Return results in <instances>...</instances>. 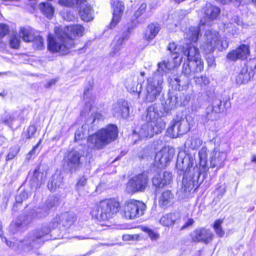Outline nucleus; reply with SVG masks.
I'll use <instances>...</instances> for the list:
<instances>
[{"mask_svg":"<svg viewBox=\"0 0 256 256\" xmlns=\"http://www.w3.org/2000/svg\"><path fill=\"white\" fill-rule=\"evenodd\" d=\"M36 128L34 126H30L28 127V138H31L32 136L34 135L36 132Z\"/></svg>","mask_w":256,"mask_h":256,"instance_id":"62","label":"nucleus"},{"mask_svg":"<svg viewBox=\"0 0 256 256\" xmlns=\"http://www.w3.org/2000/svg\"><path fill=\"white\" fill-rule=\"evenodd\" d=\"M222 102L219 100H216L214 101L213 106L212 108V112L215 114H218L221 112Z\"/></svg>","mask_w":256,"mask_h":256,"instance_id":"55","label":"nucleus"},{"mask_svg":"<svg viewBox=\"0 0 256 256\" xmlns=\"http://www.w3.org/2000/svg\"><path fill=\"white\" fill-rule=\"evenodd\" d=\"M76 2L78 4L79 0H58V4L63 6L71 7Z\"/></svg>","mask_w":256,"mask_h":256,"instance_id":"56","label":"nucleus"},{"mask_svg":"<svg viewBox=\"0 0 256 256\" xmlns=\"http://www.w3.org/2000/svg\"><path fill=\"white\" fill-rule=\"evenodd\" d=\"M194 81L196 85L203 88L207 86L210 83V80L206 75H202L200 76H194Z\"/></svg>","mask_w":256,"mask_h":256,"instance_id":"43","label":"nucleus"},{"mask_svg":"<svg viewBox=\"0 0 256 256\" xmlns=\"http://www.w3.org/2000/svg\"><path fill=\"white\" fill-rule=\"evenodd\" d=\"M168 49L172 53V57L174 60L175 65L174 66L179 64L182 60V58H180V49L173 42L169 44Z\"/></svg>","mask_w":256,"mask_h":256,"instance_id":"35","label":"nucleus"},{"mask_svg":"<svg viewBox=\"0 0 256 256\" xmlns=\"http://www.w3.org/2000/svg\"><path fill=\"white\" fill-rule=\"evenodd\" d=\"M180 219V214L178 212H174L166 214L160 220L161 224L164 226H169Z\"/></svg>","mask_w":256,"mask_h":256,"instance_id":"27","label":"nucleus"},{"mask_svg":"<svg viewBox=\"0 0 256 256\" xmlns=\"http://www.w3.org/2000/svg\"><path fill=\"white\" fill-rule=\"evenodd\" d=\"M158 66L157 71L152 75H160L163 78L164 74L172 69L174 66H172L169 62L164 60L162 62H159L158 64Z\"/></svg>","mask_w":256,"mask_h":256,"instance_id":"34","label":"nucleus"},{"mask_svg":"<svg viewBox=\"0 0 256 256\" xmlns=\"http://www.w3.org/2000/svg\"><path fill=\"white\" fill-rule=\"evenodd\" d=\"M146 120V122L156 126V130H162L165 128L166 124L160 117L158 110L154 105L148 108Z\"/></svg>","mask_w":256,"mask_h":256,"instance_id":"13","label":"nucleus"},{"mask_svg":"<svg viewBox=\"0 0 256 256\" xmlns=\"http://www.w3.org/2000/svg\"><path fill=\"white\" fill-rule=\"evenodd\" d=\"M113 17L110 24V28H114L120 21L123 12L124 10V6L122 2H114L112 4Z\"/></svg>","mask_w":256,"mask_h":256,"instance_id":"22","label":"nucleus"},{"mask_svg":"<svg viewBox=\"0 0 256 256\" xmlns=\"http://www.w3.org/2000/svg\"><path fill=\"white\" fill-rule=\"evenodd\" d=\"M9 32L8 26L0 24V37L2 38L6 36Z\"/></svg>","mask_w":256,"mask_h":256,"instance_id":"59","label":"nucleus"},{"mask_svg":"<svg viewBox=\"0 0 256 256\" xmlns=\"http://www.w3.org/2000/svg\"><path fill=\"white\" fill-rule=\"evenodd\" d=\"M63 18L67 21H72L75 17L70 12H66L63 14Z\"/></svg>","mask_w":256,"mask_h":256,"instance_id":"60","label":"nucleus"},{"mask_svg":"<svg viewBox=\"0 0 256 256\" xmlns=\"http://www.w3.org/2000/svg\"><path fill=\"white\" fill-rule=\"evenodd\" d=\"M146 8V4L145 3H142L138 10L134 12V16L136 18L140 17L142 14H144Z\"/></svg>","mask_w":256,"mask_h":256,"instance_id":"58","label":"nucleus"},{"mask_svg":"<svg viewBox=\"0 0 256 256\" xmlns=\"http://www.w3.org/2000/svg\"><path fill=\"white\" fill-rule=\"evenodd\" d=\"M20 35L24 41L30 42L34 38V32L31 28H22L20 31Z\"/></svg>","mask_w":256,"mask_h":256,"instance_id":"38","label":"nucleus"},{"mask_svg":"<svg viewBox=\"0 0 256 256\" xmlns=\"http://www.w3.org/2000/svg\"><path fill=\"white\" fill-rule=\"evenodd\" d=\"M160 28L158 24L152 23L148 24L144 34L145 39L147 40H153L158 34Z\"/></svg>","mask_w":256,"mask_h":256,"instance_id":"29","label":"nucleus"},{"mask_svg":"<svg viewBox=\"0 0 256 256\" xmlns=\"http://www.w3.org/2000/svg\"><path fill=\"white\" fill-rule=\"evenodd\" d=\"M76 220V216L73 212H65L60 215L56 216L50 223V226L56 228L58 226L68 228Z\"/></svg>","mask_w":256,"mask_h":256,"instance_id":"14","label":"nucleus"},{"mask_svg":"<svg viewBox=\"0 0 256 256\" xmlns=\"http://www.w3.org/2000/svg\"><path fill=\"white\" fill-rule=\"evenodd\" d=\"M28 221L27 222H24L23 223H20L19 222H13L10 224V228L11 230L14 232L18 231L20 228V227L22 225H26L28 223Z\"/></svg>","mask_w":256,"mask_h":256,"instance_id":"57","label":"nucleus"},{"mask_svg":"<svg viewBox=\"0 0 256 256\" xmlns=\"http://www.w3.org/2000/svg\"><path fill=\"white\" fill-rule=\"evenodd\" d=\"M86 183L87 179L84 176L81 177L78 180L76 186V190L80 196H82L85 194L84 188Z\"/></svg>","mask_w":256,"mask_h":256,"instance_id":"41","label":"nucleus"},{"mask_svg":"<svg viewBox=\"0 0 256 256\" xmlns=\"http://www.w3.org/2000/svg\"><path fill=\"white\" fill-rule=\"evenodd\" d=\"M129 32L126 31L123 32L120 36H115L112 44V48L110 54L114 56L119 52L122 49V44L129 38Z\"/></svg>","mask_w":256,"mask_h":256,"instance_id":"24","label":"nucleus"},{"mask_svg":"<svg viewBox=\"0 0 256 256\" xmlns=\"http://www.w3.org/2000/svg\"><path fill=\"white\" fill-rule=\"evenodd\" d=\"M85 29L80 24L72 25L55 28L56 36L49 35L48 38V48L52 52H58L66 54L74 46V39L83 36Z\"/></svg>","mask_w":256,"mask_h":256,"instance_id":"1","label":"nucleus"},{"mask_svg":"<svg viewBox=\"0 0 256 256\" xmlns=\"http://www.w3.org/2000/svg\"><path fill=\"white\" fill-rule=\"evenodd\" d=\"M40 168H38L33 172L32 176L30 180V185L32 190H36L40 186V172H39Z\"/></svg>","mask_w":256,"mask_h":256,"instance_id":"36","label":"nucleus"},{"mask_svg":"<svg viewBox=\"0 0 256 256\" xmlns=\"http://www.w3.org/2000/svg\"><path fill=\"white\" fill-rule=\"evenodd\" d=\"M83 156L84 152L82 151L72 150L68 154L65 162L70 171L75 172L80 167Z\"/></svg>","mask_w":256,"mask_h":256,"instance_id":"15","label":"nucleus"},{"mask_svg":"<svg viewBox=\"0 0 256 256\" xmlns=\"http://www.w3.org/2000/svg\"><path fill=\"white\" fill-rule=\"evenodd\" d=\"M250 50L248 44H242L235 50L228 53L227 55L228 59L236 61L238 59H245L249 56Z\"/></svg>","mask_w":256,"mask_h":256,"instance_id":"21","label":"nucleus"},{"mask_svg":"<svg viewBox=\"0 0 256 256\" xmlns=\"http://www.w3.org/2000/svg\"><path fill=\"white\" fill-rule=\"evenodd\" d=\"M32 41L36 48L41 49L44 46V39L40 36H34Z\"/></svg>","mask_w":256,"mask_h":256,"instance_id":"48","label":"nucleus"},{"mask_svg":"<svg viewBox=\"0 0 256 256\" xmlns=\"http://www.w3.org/2000/svg\"><path fill=\"white\" fill-rule=\"evenodd\" d=\"M227 30L232 32L233 35L237 34L238 31V28H236L235 26H233L232 24H230V26L226 28Z\"/></svg>","mask_w":256,"mask_h":256,"instance_id":"61","label":"nucleus"},{"mask_svg":"<svg viewBox=\"0 0 256 256\" xmlns=\"http://www.w3.org/2000/svg\"><path fill=\"white\" fill-rule=\"evenodd\" d=\"M48 214V210L44 206L43 208H38L34 210L32 212L33 218H41L47 216Z\"/></svg>","mask_w":256,"mask_h":256,"instance_id":"42","label":"nucleus"},{"mask_svg":"<svg viewBox=\"0 0 256 256\" xmlns=\"http://www.w3.org/2000/svg\"><path fill=\"white\" fill-rule=\"evenodd\" d=\"M256 68V59H250L246 64L237 72L233 79L235 83L240 86L248 84L254 78Z\"/></svg>","mask_w":256,"mask_h":256,"instance_id":"7","label":"nucleus"},{"mask_svg":"<svg viewBox=\"0 0 256 256\" xmlns=\"http://www.w3.org/2000/svg\"><path fill=\"white\" fill-rule=\"evenodd\" d=\"M226 158V154L223 152L214 150L210 154V166L221 167Z\"/></svg>","mask_w":256,"mask_h":256,"instance_id":"25","label":"nucleus"},{"mask_svg":"<svg viewBox=\"0 0 256 256\" xmlns=\"http://www.w3.org/2000/svg\"><path fill=\"white\" fill-rule=\"evenodd\" d=\"M63 177L60 174L53 176L48 184V188L51 192H55L62 185Z\"/></svg>","mask_w":256,"mask_h":256,"instance_id":"31","label":"nucleus"},{"mask_svg":"<svg viewBox=\"0 0 256 256\" xmlns=\"http://www.w3.org/2000/svg\"><path fill=\"white\" fill-rule=\"evenodd\" d=\"M204 69V64L200 62L197 64L194 60L188 61L182 66V74L184 76L188 78L195 73L200 72Z\"/></svg>","mask_w":256,"mask_h":256,"instance_id":"19","label":"nucleus"},{"mask_svg":"<svg viewBox=\"0 0 256 256\" xmlns=\"http://www.w3.org/2000/svg\"><path fill=\"white\" fill-rule=\"evenodd\" d=\"M190 128L186 118L176 116L170 122L167 130V135L170 138H176L188 132Z\"/></svg>","mask_w":256,"mask_h":256,"instance_id":"8","label":"nucleus"},{"mask_svg":"<svg viewBox=\"0 0 256 256\" xmlns=\"http://www.w3.org/2000/svg\"><path fill=\"white\" fill-rule=\"evenodd\" d=\"M146 208V204L142 202L128 200L123 206L124 216L126 219H134L143 215Z\"/></svg>","mask_w":256,"mask_h":256,"instance_id":"9","label":"nucleus"},{"mask_svg":"<svg viewBox=\"0 0 256 256\" xmlns=\"http://www.w3.org/2000/svg\"><path fill=\"white\" fill-rule=\"evenodd\" d=\"M50 232V228H45L44 230L36 231L35 234L24 240L21 242V246H23L24 250L28 252L40 248L46 240L45 236Z\"/></svg>","mask_w":256,"mask_h":256,"instance_id":"6","label":"nucleus"},{"mask_svg":"<svg viewBox=\"0 0 256 256\" xmlns=\"http://www.w3.org/2000/svg\"><path fill=\"white\" fill-rule=\"evenodd\" d=\"M156 127L146 122L142 124L138 130V135L141 138H152L154 134L161 132L162 130L156 129Z\"/></svg>","mask_w":256,"mask_h":256,"instance_id":"23","label":"nucleus"},{"mask_svg":"<svg viewBox=\"0 0 256 256\" xmlns=\"http://www.w3.org/2000/svg\"><path fill=\"white\" fill-rule=\"evenodd\" d=\"M40 142H41V140H40V141L38 142L37 144L33 148L32 150H31L30 152L28 153V154L31 156L32 155H33L34 154H36V152H38L39 150H38V148L39 145L40 144Z\"/></svg>","mask_w":256,"mask_h":256,"instance_id":"64","label":"nucleus"},{"mask_svg":"<svg viewBox=\"0 0 256 256\" xmlns=\"http://www.w3.org/2000/svg\"><path fill=\"white\" fill-rule=\"evenodd\" d=\"M220 13V9L219 8L208 4L206 7L204 14L206 16L211 20H213L216 18Z\"/></svg>","mask_w":256,"mask_h":256,"instance_id":"33","label":"nucleus"},{"mask_svg":"<svg viewBox=\"0 0 256 256\" xmlns=\"http://www.w3.org/2000/svg\"><path fill=\"white\" fill-rule=\"evenodd\" d=\"M174 155V150L170 146H164L156 153L154 164L161 168L166 166L172 160Z\"/></svg>","mask_w":256,"mask_h":256,"instance_id":"12","label":"nucleus"},{"mask_svg":"<svg viewBox=\"0 0 256 256\" xmlns=\"http://www.w3.org/2000/svg\"><path fill=\"white\" fill-rule=\"evenodd\" d=\"M202 144V140L198 135H193L188 137L185 142V146L192 150H196Z\"/></svg>","mask_w":256,"mask_h":256,"instance_id":"30","label":"nucleus"},{"mask_svg":"<svg viewBox=\"0 0 256 256\" xmlns=\"http://www.w3.org/2000/svg\"><path fill=\"white\" fill-rule=\"evenodd\" d=\"M140 238V236L138 234H125L122 236V239L124 241L129 242V241H138Z\"/></svg>","mask_w":256,"mask_h":256,"instance_id":"53","label":"nucleus"},{"mask_svg":"<svg viewBox=\"0 0 256 256\" xmlns=\"http://www.w3.org/2000/svg\"><path fill=\"white\" fill-rule=\"evenodd\" d=\"M174 201V195L170 190H166L163 192L158 200L159 206L162 208L170 206Z\"/></svg>","mask_w":256,"mask_h":256,"instance_id":"26","label":"nucleus"},{"mask_svg":"<svg viewBox=\"0 0 256 256\" xmlns=\"http://www.w3.org/2000/svg\"><path fill=\"white\" fill-rule=\"evenodd\" d=\"M142 230L148 234L152 240H157L160 238L158 233L148 227L142 226Z\"/></svg>","mask_w":256,"mask_h":256,"instance_id":"47","label":"nucleus"},{"mask_svg":"<svg viewBox=\"0 0 256 256\" xmlns=\"http://www.w3.org/2000/svg\"><path fill=\"white\" fill-rule=\"evenodd\" d=\"M200 32L199 27H190L186 34V38L192 42H196L198 40Z\"/></svg>","mask_w":256,"mask_h":256,"instance_id":"37","label":"nucleus"},{"mask_svg":"<svg viewBox=\"0 0 256 256\" xmlns=\"http://www.w3.org/2000/svg\"><path fill=\"white\" fill-rule=\"evenodd\" d=\"M58 199L56 197L50 198L46 202V206L48 210L52 208L58 206Z\"/></svg>","mask_w":256,"mask_h":256,"instance_id":"51","label":"nucleus"},{"mask_svg":"<svg viewBox=\"0 0 256 256\" xmlns=\"http://www.w3.org/2000/svg\"><path fill=\"white\" fill-rule=\"evenodd\" d=\"M194 223V220L192 218H190L188 220L185 222V224L182 226L180 230H184L190 226H191Z\"/></svg>","mask_w":256,"mask_h":256,"instance_id":"63","label":"nucleus"},{"mask_svg":"<svg viewBox=\"0 0 256 256\" xmlns=\"http://www.w3.org/2000/svg\"><path fill=\"white\" fill-rule=\"evenodd\" d=\"M162 176L164 186L170 184L172 180V175L170 172H164L162 173Z\"/></svg>","mask_w":256,"mask_h":256,"instance_id":"52","label":"nucleus"},{"mask_svg":"<svg viewBox=\"0 0 256 256\" xmlns=\"http://www.w3.org/2000/svg\"><path fill=\"white\" fill-rule=\"evenodd\" d=\"M128 102L124 100H120L113 104L112 111L114 116L127 118L129 116Z\"/></svg>","mask_w":256,"mask_h":256,"instance_id":"18","label":"nucleus"},{"mask_svg":"<svg viewBox=\"0 0 256 256\" xmlns=\"http://www.w3.org/2000/svg\"><path fill=\"white\" fill-rule=\"evenodd\" d=\"M182 53L187 57L188 61L194 60L198 64L199 62L203 64L200 58V54L198 48L192 44H186L184 46Z\"/></svg>","mask_w":256,"mask_h":256,"instance_id":"20","label":"nucleus"},{"mask_svg":"<svg viewBox=\"0 0 256 256\" xmlns=\"http://www.w3.org/2000/svg\"><path fill=\"white\" fill-rule=\"evenodd\" d=\"M162 178V174H156L152 178V182L153 184L157 187L164 186V185L163 184L164 182Z\"/></svg>","mask_w":256,"mask_h":256,"instance_id":"49","label":"nucleus"},{"mask_svg":"<svg viewBox=\"0 0 256 256\" xmlns=\"http://www.w3.org/2000/svg\"><path fill=\"white\" fill-rule=\"evenodd\" d=\"M216 119V114L212 112L211 107H208L205 114L201 117V122L204 124H206L210 120H214Z\"/></svg>","mask_w":256,"mask_h":256,"instance_id":"40","label":"nucleus"},{"mask_svg":"<svg viewBox=\"0 0 256 256\" xmlns=\"http://www.w3.org/2000/svg\"><path fill=\"white\" fill-rule=\"evenodd\" d=\"M164 78L162 76L152 75L147 80V86L145 94L148 102H153L159 96L162 92Z\"/></svg>","mask_w":256,"mask_h":256,"instance_id":"5","label":"nucleus"},{"mask_svg":"<svg viewBox=\"0 0 256 256\" xmlns=\"http://www.w3.org/2000/svg\"><path fill=\"white\" fill-rule=\"evenodd\" d=\"M148 178L144 174H140L132 177L128 182L126 190L128 193L144 192L148 186Z\"/></svg>","mask_w":256,"mask_h":256,"instance_id":"11","label":"nucleus"},{"mask_svg":"<svg viewBox=\"0 0 256 256\" xmlns=\"http://www.w3.org/2000/svg\"><path fill=\"white\" fill-rule=\"evenodd\" d=\"M208 150L206 147H202L198 152L200 164L204 167L206 164Z\"/></svg>","mask_w":256,"mask_h":256,"instance_id":"45","label":"nucleus"},{"mask_svg":"<svg viewBox=\"0 0 256 256\" xmlns=\"http://www.w3.org/2000/svg\"><path fill=\"white\" fill-rule=\"evenodd\" d=\"M174 82H176L178 85V88H178V90L186 89L190 84L188 78L182 76H181L180 78H174Z\"/></svg>","mask_w":256,"mask_h":256,"instance_id":"39","label":"nucleus"},{"mask_svg":"<svg viewBox=\"0 0 256 256\" xmlns=\"http://www.w3.org/2000/svg\"><path fill=\"white\" fill-rule=\"evenodd\" d=\"M81 19L84 22H90L94 18V11L92 8L88 4H84L79 10Z\"/></svg>","mask_w":256,"mask_h":256,"instance_id":"28","label":"nucleus"},{"mask_svg":"<svg viewBox=\"0 0 256 256\" xmlns=\"http://www.w3.org/2000/svg\"><path fill=\"white\" fill-rule=\"evenodd\" d=\"M205 35L206 38V42L203 48L206 53H210L216 48L222 50L228 48V42L226 40L222 42L220 40L218 34L216 32L206 31Z\"/></svg>","mask_w":256,"mask_h":256,"instance_id":"10","label":"nucleus"},{"mask_svg":"<svg viewBox=\"0 0 256 256\" xmlns=\"http://www.w3.org/2000/svg\"><path fill=\"white\" fill-rule=\"evenodd\" d=\"M190 236L194 242L209 243L213 238L214 234L210 230L204 228H197L192 231Z\"/></svg>","mask_w":256,"mask_h":256,"instance_id":"17","label":"nucleus"},{"mask_svg":"<svg viewBox=\"0 0 256 256\" xmlns=\"http://www.w3.org/2000/svg\"><path fill=\"white\" fill-rule=\"evenodd\" d=\"M178 98L176 96H170L166 101L165 109L169 110L176 107L178 105Z\"/></svg>","mask_w":256,"mask_h":256,"instance_id":"44","label":"nucleus"},{"mask_svg":"<svg viewBox=\"0 0 256 256\" xmlns=\"http://www.w3.org/2000/svg\"><path fill=\"white\" fill-rule=\"evenodd\" d=\"M120 204L114 198L100 201L92 209L90 214L93 218L99 221L106 220L112 218L119 210Z\"/></svg>","mask_w":256,"mask_h":256,"instance_id":"4","label":"nucleus"},{"mask_svg":"<svg viewBox=\"0 0 256 256\" xmlns=\"http://www.w3.org/2000/svg\"><path fill=\"white\" fill-rule=\"evenodd\" d=\"M14 120V117L7 113L4 114L0 118V124H9Z\"/></svg>","mask_w":256,"mask_h":256,"instance_id":"50","label":"nucleus"},{"mask_svg":"<svg viewBox=\"0 0 256 256\" xmlns=\"http://www.w3.org/2000/svg\"><path fill=\"white\" fill-rule=\"evenodd\" d=\"M145 73L144 72H140V76H128L126 80L125 86L128 90L132 92H138L141 91L142 84L144 82Z\"/></svg>","mask_w":256,"mask_h":256,"instance_id":"16","label":"nucleus"},{"mask_svg":"<svg viewBox=\"0 0 256 256\" xmlns=\"http://www.w3.org/2000/svg\"><path fill=\"white\" fill-rule=\"evenodd\" d=\"M118 135L117 127L114 124H109L88 138V146L91 148H101L114 140Z\"/></svg>","mask_w":256,"mask_h":256,"instance_id":"3","label":"nucleus"},{"mask_svg":"<svg viewBox=\"0 0 256 256\" xmlns=\"http://www.w3.org/2000/svg\"><path fill=\"white\" fill-rule=\"evenodd\" d=\"M38 8L47 18L51 19L53 17L55 8L51 4L41 2L38 4Z\"/></svg>","mask_w":256,"mask_h":256,"instance_id":"32","label":"nucleus"},{"mask_svg":"<svg viewBox=\"0 0 256 256\" xmlns=\"http://www.w3.org/2000/svg\"><path fill=\"white\" fill-rule=\"evenodd\" d=\"M10 47L13 48H18L20 44V40L16 36H11L10 39Z\"/></svg>","mask_w":256,"mask_h":256,"instance_id":"54","label":"nucleus"},{"mask_svg":"<svg viewBox=\"0 0 256 256\" xmlns=\"http://www.w3.org/2000/svg\"><path fill=\"white\" fill-rule=\"evenodd\" d=\"M222 220H217L214 222L213 226L215 232L220 237H222L224 234V232L222 227Z\"/></svg>","mask_w":256,"mask_h":256,"instance_id":"46","label":"nucleus"},{"mask_svg":"<svg viewBox=\"0 0 256 256\" xmlns=\"http://www.w3.org/2000/svg\"><path fill=\"white\" fill-rule=\"evenodd\" d=\"M194 156L186 154L185 152H180L177 158L176 168L178 170L183 172L182 188L178 192V196L181 199H184L190 194L193 189L194 184L192 179L198 168L193 166Z\"/></svg>","mask_w":256,"mask_h":256,"instance_id":"2","label":"nucleus"}]
</instances>
